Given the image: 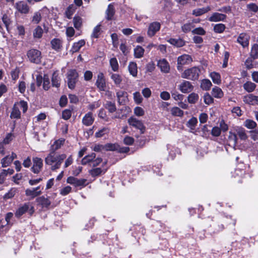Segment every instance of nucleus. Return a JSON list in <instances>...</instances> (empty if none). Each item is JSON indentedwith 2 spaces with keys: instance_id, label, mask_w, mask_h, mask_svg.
Instances as JSON below:
<instances>
[{
  "instance_id": "obj_12",
  "label": "nucleus",
  "mask_w": 258,
  "mask_h": 258,
  "mask_svg": "<svg viewBox=\"0 0 258 258\" xmlns=\"http://www.w3.org/2000/svg\"><path fill=\"white\" fill-rule=\"evenodd\" d=\"M68 183L74 185L75 186H85L86 185L87 180L85 179H78L73 176H70L67 178Z\"/></svg>"
},
{
  "instance_id": "obj_17",
  "label": "nucleus",
  "mask_w": 258,
  "mask_h": 258,
  "mask_svg": "<svg viewBox=\"0 0 258 258\" xmlns=\"http://www.w3.org/2000/svg\"><path fill=\"white\" fill-rule=\"evenodd\" d=\"M249 40V36L246 33H242L237 37V42L243 47H246L248 46Z\"/></svg>"
},
{
  "instance_id": "obj_4",
  "label": "nucleus",
  "mask_w": 258,
  "mask_h": 258,
  "mask_svg": "<svg viewBox=\"0 0 258 258\" xmlns=\"http://www.w3.org/2000/svg\"><path fill=\"white\" fill-rule=\"evenodd\" d=\"M79 75L75 70H70L67 73L68 87L71 89L75 88Z\"/></svg>"
},
{
  "instance_id": "obj_40",
  "label": "nucleus",
  "mask_w": 258,
  "mask_h": 258,
  "mask_svg": "<svg viewBox=\"0 0 258 258\" xmlns=\"http://www.w3.org/2000/svg\"><path fill=\"white\" fill-rule=\"evenodd\" d=\"M76 10V8L74 6V5H70L67 9L65 15L66 17L68 19H71L72 18V15L75 13Z\"/></svg>"
},
{
  "instance_id": "obj_56",
  "label": "nucleus",
  "mask_w": 258,
  "mask_h": 258,
  "mask_svg": "<svg viewBox=\"0 0 258 258\" xmlns=\"http://www.w3.org/2000/svg\"><path fill=\"white\" fill-rule=\"evenodd\" d=\"M14 135L12 133L8 134L4 140L2 141L5 145L9 144L13 139Z\"/></svg>"
},
{
  "instance_id": "obj_64",
  "label": "nucleus",
  "mask_w": 258,
  "mask_h": 258,
  "mask_svg": "<svg viewBox=\"0 0 258 258\" xmlns=\"http://www.w3.org/2000/svg\"><path fill=\"white\" fill-rule=\"evenodd\" d=\"M161 167V164L160 163H157V164L155 165L153 167V170L154 173H156L157 175L161 176L163 175L162 173L159 170V169Z\"/></svg>"
},
{
  "instance_id": "obj_51",
  "label": "nucleus",
  "mask_w": 258,
  "mask_h": 258,
  "mask_svg": "<svg viewBox=\"0 0 258 258\" xmlns=\"http://www.w3.org/2000/svg\"><path fill=\"white\" fill-rule=\"evenodd\" d=\"M110 65L112 68V70L115 72L118 69V63L116 58L113 57L110 59Z\"/></svg>"
},
{
  "instance_id": "obj_52",
  "label": "nucleus",
  "mask_w": 258,
  "mask_h": 258,
  "mask_svg": "<svg viewBox=\"0 0 258 258\" xmlns=\"http://www.w3.org/2000/svg\"><path fill=\"white\" fill-rule=\"evenodd\" d=\"M225 26L223 24H217L214 27V30L215 32L221 33H222L225 29Z\"/></svg>"
},
{
  "instance_id": "obj_41",
  "label": "nucleus",
  "mask_w": 258,
  "mask_h": 258,
  "mask_svg": "<svg viewBox=\"0 0 258 258\" xmlns=\"http://www.w3.org/2000/svg\"><path fill=\"white\" fill-rule=\"evenodd\" d=\"M17 189L16 188H11L3 197L4 200H7L12 199L16 195Z\"/></svg>"
},
{
  "instance_id": "obj_27",
  "label": "nucleus",
  "mask_w": 258,
  "mask_h": 258,
  "mask_svg": "<svg viewBox=\"0 0 258 258\" xmlns=\"http://www.w3.org/2000/svg\"><path fill=\"white\" fill-rule=\"evenodd\" d=\"M229 145L235 147L237 144V137L236 133L230 132L228 137Z\"/></svg>"
},
{
  "instance_id": "obj_58",
  "label": "nucleus",
  "mask_w": 258,
  "mask_h": 258,
  "mask_svg": "<svg viewBox=\"0 0 258 258\" xmlns=\"http://www.w3.org/2000/svg\"><path fill=\"white\" fill-rule=\"evenodd\" d=\"M204 101L206 104L209 105L213 102V98L209 93H207L204 96Z\"/></svg>"
},
{
  "instance_id": "obj_62",
  "label": "nucleus",
  "mask_w": 258,
  "mask_h": 258,
  "mask_svg": "<svg viewBox=\"0 0 258 258\" xmlns=\"http://www.w3.org/2000/svg\"><path fill=\"white\" fill-rule=\"evenodd\" d=\"M41 19V15L40 12H36L33 17L32 22L35 24L38 23Z\"/></svg>"
},
{
  "instance_id": "obj_5",
  "label": "nucleus",
  "mask_w": 258,
  "mask_h": 258,
  "mask_svg": "<svg viewBox=\"0 0 258 258\" xmlns=\"http://www.w3.org/2000/svg\"><path fill=\"white\" fill-rule=\"evenodd\" d=\"M41 52L37 49H32L27 52V56L29 60L33 63H39L41 61Z\"/></svg>"
},
{
  "instance_id": "obj_31",
  "label": "nucleus",
  "mask_w": 258,
  "mask_h": 258,
  "mask_svg": "<svg viewBox=\"0 0 258 258\" xmlns=\"http://www.w3.org/2000/svg\"><path fill=\"white\" fill-rule=\"evenodd\" d=\"M210 77L212 79L214 84L219 85L221 83L220 75L215 72H213L210 73Z\"/></svg>"
},
{
  "instance_id": "obj_48",
  "label": "nucleus",
  "mask_w": 258,
  "mask_h": 258,
  "mask_svg": "<svg viewBox=\"0 0 258 258\" xmlns=\"http://www.w3.org/2000/svg\"><path fill=\"white\" fill-rule=\"evenodd\" d=\"M42 162H34L33 166L31 167L32 171L34 173H38L42 167Z\"/></svg>"
},
{
  "instance_id": "obj_13",
  "label": "nucleus",
  "mask_w": 258,
  "mask_h": 258,
  "mask_svg": "<svg viewBox=\"0 0 258 258\" xmlns=\"http://www.w3.org/2000/svg\"><path fill=\"white\" fill-rule=\"evenodd\" d=\"M157 66L160 69L162 73L167 74L170 71V65L165 58L159 59L157 62Z\"/></svg>"
},
{
  "instance_id": "obj_47",
  "label": "nucleus",
  "mask_w": 258,
  "mask_h": 258,
  "mask_svg": "<svg viewBox=\"0 0 258 258\" xmlns=\"http://www.w3.org/2000/svg\"><path fill=\"white\" fill-rule=\"evenodd\" d=\"M171 114L174 116H182L183 115V111L181 110L179 107H174L171 110Z\"/></svg>"
},
{
  "instance_id": "obj_26",
  "label": "nucleus",
  "mask_w": 258,
  "mask_h": 258,
  "mask_svg": "<svg viewBox=\"0 0 258 258\" xmlns=\"http://www.w3.org/2000/svg\"><path fill=\"white\" fill-rule=\"evenodd\" d=\"M211 10L210 7L208 6L205 8H197L192 11V14L196 16H200L207 13Z\"/></svg>"
},
{
  "instance_id": "obj_35",
  "label": "nucleus",
  "mask_w": 258,
  "mask_h": 258,
  "mask_svg": "<svg viewBox=\"0 0 258 258\" xmlns=\"http://www.w3.org/2000/svg\"><path fill=\"white\" fill-rule=\"evenodd\" d=\"M212 86V84L209 79H204L201 83V88L206 91L209 90Z\"/></svg>"
},
{
  "instance_id": "obj_38",
  "label": "nucleus",
  "mask_w": 258,
  "mask_h": 258,
  "mask_svg": "<svg viewBox=\"0 0 258 258\" xmlns=\"http://www.w3.org/2000/svg\"><path fill=\"white\" fill-rule=\"evenodd\" d=\"M250 56L253 59H258V44H254L252 46Z\"/></svg>"
},
{
  "instance_id": "obj_43",
  "label": "nucleus",
  "mask_w": 258,
  "mask_h": 258,
  "mask_svg": "<svg viewBox=\"0 0 258 258\" xmlns=\"http://www.w3.org/2000/svg\"><path fill=\"white\" fill-rule=\"evenodd\" d=\"M52 84L53 86L58 87L60 85V80L58 76V74L56 72H54L52 74Z\"/></svg>"
},
{
  "instance_id": "obj_25",
  "label": "nucleus",
  "mask_w": 258,
  "mask_h": 258,
  "mask_svg": "<svg viewBox=\"0 0 258 258\" xmlns=\"http://www.w3.org/2000/svg\"><path fill=\"white\" fill-rule=\"evenodd\" d=\"M171 44L177 47H180L185 45V41L181 38L174 39L170 38L167 40Z\"/></svg>"
},
{
  "instance_id": "obj_23",
  "label": "nucleus",
  "mask_w": 258,
  "mask_h": 258,
  "mask_svg": "<svg viewBox=\"0 0 258 258\" xmlns=\"http://www.w3.org/2000/svg\"><path fill=\"white\" fill-rule=\"evenodd\" d=\"M16 8L19 12L23 14H27L29 12V8L27 4L20 2L16 4Z\"/></svg>"
},
{
  "instance_id": "obj_9",
  "label": "nucleus",
  "mask_w": 258,
  "mask_h": 258,
  "mask_svg": "<svg viewBox=\"0 0 258 258\" xmlns=\"http://www.w3.org/2000/svg\"><path fill=\"white\" fill-rule=\"evenodd\" d=\"M127 122L131 126L139 130L141 134L144 133L145 126L141 120H139L134 117H131L128 119Z\"/></svg>"
},
{
  "instance_id": "obj_61",
  "label": "nucleus",
  "mask_w": 258,
  "mask_h": 258,
  "mask_svg": "<svg viewBox=\"0 0 258 258\" xmlns=\"http://www.w3.org/2000/svg\"><path fill=\"white\" fill-rule=\"evenodd\" d=\"M63 144V141L61 140H57L54 142V143L51 146V149L52 150H56L60 148L62 144Z\"/></svg>"
},
{
  "instance_id": "obj_57",
  "label": "nucleus",
  "mask_w": 258,
  "mask_h": 258,
  "mask_svg": "<svg viewBox=\"0 0 258 258\" xmlns=\"http://www.w3.org/2000/svg\"><path fill=\"white\" fill-rule=\"evenodd\" d=\"M133 96H134V99L135 100V102L137 104H140L142 102L143 98H142V97L141 95L140 92H135L133 94Z\"/></svg>"
},
{
  "instance_id": "obj_1",
  "label": "nucleus",
  "mask_w": 258,
  "mask_h": 258,
  "mask_svg": "<svg viewBox=\"0 0 258 258\" xmlns=\"http://www.w3.org/2000/svg\"><path fill=\"white\" fill-rule=\"evenodd\" d=\"M20 109H22L24 113L26 112L28 109L27 103L23 100L15 103L12 109L10 117L12 119L20 118Z\"/></svg>"
},
{
  "instance_id": "obj_8",
  "label": "nucleus",
  "mask_w": 258,
  "mask_h": 258,
  "mask_svg": "<svg viewBox=\"0 0 258 258\" xmlns=\"http://www.w3.org/2000/svg\"><path fill=\"white\" fill-rule=\"evenodd\" d=\"M42 189H43V188H41L40 186H38L36 187L27 188L25 190V195L29 200H32L42 194Z\"/></svg>"
},
{
  "instance_id": "obj_20",
  "label": "nucleus",
  "mask_w": 258,
  "mask_h": 258,
  "mask_svg": "<svg viewBox=\"0 0 258 258\" xmlns=\"http://www.w3.org/2000/svg\"><path fill=\"white\" fill-rule=\"evenodd\" d=\"M51 45L53 49L60 51L62 47V41L59 38H54L51 41Z\"/></svg>"
},
{
  "instance_id": "obj_32",
  "label": "nucleus",
  "mask_w": 258,
  "mask_h": 258,
  "mask_svg": "<svg viewBox=\"0 0 258 258\" xmlns=\"http://www.w3.org/2000/svg\"><path fill=\"white\" fill-rule=\"evenodd\" d=\"M256 88V85L251 82H246L243 84V88L247 92H253Z\"/></svg>"
},
{
  "instance_id": "obj_6",
  "label": "nucleus",
  "mask_w": 258,
  "mask_h": 258,
  "mask_svg": "<svg viewBox=\"0 0 258 258\" xmlns=\"http://www.w3.org/2000/svg\"><path fill=\"white\" fill-rule=\"evenodd\" d=\"M177 61V69L180 71L182 69L183 66L191 63L192 61V58L190 55L184 54L178 57Z\"/></svg>"
},
{
  "instance_id": "obj_50",
  "label": "nucleus",
  "mask_w": 258,
  "mask_h": 258,
  "mask_svg": "<svg viewBox=\"0 0 258 258\" xmlns=\"http://www.w3.org/2000/svg\"><path fill=\"white\" fill-rule=\"evenodd\" d=\"M2 21L4 23V24H5V25L7 28V30L9 31V26L11 23V21L9 16H8L7 14H4L2 17Z\"/></svg>"
},
{
  "instance_id": "obj_7",
  "label": "nucleus",
  "mask_w": 258,
  "mask_h": 258,
  "mask_svg": "<svg viewBox=\"0 0 258 258\" xmlns=\"http://www.w3.org/2000/svg\"><path fill=\"white\" fill-rule=\"evenodd\" d=\"M129 150L128 147H120L117 144L108 143L104 145V151H117L119 153H127Z\"/></svg>"
},
{
  "instance_id": "obj_63",
  "label": "nucleus",
  "mask_w": 258,
  "mask_h": 258,
  "mask_svg": "<svg viewBox=\"0 0 258 258\" xmlns=\"http://www.w3.org/2000/svg\"><path fill=\"white\" fill-rule=\"evenodd\" d=\"M144 110L140 107H136L134 109V113L138 116H141L144 114Z\"/></svg>"
},
{
  "instance_id": "obj_49",
  "label": "nucleus",
  "mask_w": 258,
  "mask_h": 258,
  "mask_svg": "<svg viewBox=\"0 0 258 258\" xmlns=\"http://www.w3.org/2000/svg\"><path fill=\"white\" fill-rule=\"evenodd\" d=\"M105 107L111 113L114 112L116 109L115 103L110 101L106 103Z\"/></svg>"
},
{
  "instance_id": "obj_34",
  "label": "nucleus",
  "mask_w": 258,
  "mask_h": 258,
  "mask_svg": "<svg viewBox=\"0 0 258 258\" xmlns=\"http://www.w3.org/2000/svg\"><path fill=\"white\" fill-rule=\"evenodd\" d=\"M110 78L117 86H119L122 80L121 76L118 74L111 73Z\"/></svg>"
},
{
  "instance_id": "obj_11",
  "label": "nucleus",
  "mask_w": 258,
  "mask_h": 258,
  "mask_svg": "<svg viewBox=\"0 0 258 258\" xmlns=\"http://www.w3.org/2000/svg\"><path fill=\"white\" fill-rule=\"evenodd\" d=\"M194 86L187 81L183 80L178 86V89L183 93H188L192 91Z\"/></svg>"
},
{
  "instance_id": "obj_18",
  "label": "nucleus",
  "mask_w": 258,
  "mask_h": 258,
  "mask_svg": "<svg viewBox=\"0 0 258 258\" xmlns=\"http://www.w3.org/2000/svg\"><path fill=\"white\" fill-rule=\"evenodd\" d=\"M106 162H103L102 168L100 167L94 168L89 171L90 174L92 176H97L99 174L105 173L106 171L107 167L106 166Z\"/></svg>"
},
{
  "instance_id": "obj_14",
  "label": "nucleus",
  "mask_w": 258,
  "mask_h": 258,
  "mask_svg": "<svg viewBox=\"0 0 258 258\" xmlns=\"http://www.w3.org/2000/svg\"><path fill=\"white\" fill-rule=\"evenodd\" d=\"M161 25L160 23L154 22L150 24L147 32L148 35L152 37L155 35L160 29Z\"/></svg>"
},
{
  "instance_id": "obj_19",
  "label": "nucleus",
  "mask_w": 258,
  "mask_h": 258,
  "mask_svg": "<svg viewBox=\"0 0 258 258\" xmlns=\"http://www.w3.org/2000/svg\"><path fill=\"white\" fill-rule=\"evenodd\" d=\"M227 16L225 14L215 12L213 13L211 16L208 18V20L210 22H219L224 21Z\"/></svg>"
},
{
  "instance_id": "obj_24",
  "label": "nucleus",
  "mask_w": 258,
  "mask_h": 258,
  "mask_svg": "<svg viewBox=\"0 0 258 258\" xmlns=\"http://www.w3.org/2000/svg\"><path fill=\"white\" fill-rule=\"evenodd\" d=\"M243 162H238L237 164V168L235 169L234 172L233 174V176L236 178L237 176L242 177L245 172V171L241 169L243 167Z\"/></svg>"
},
{
  "instance_id": "obj_37",
  "label": "nucleus",
  "mask_w": 258,
  "mask_h": 258,
  "mask_svg": "<svg viewBox=\"0 0 258 258\" xmlns=\"http://www.w3.org/2000/svg\"><path fill=\"white\" fill-rule=\"evenodd\" d=\"M144 49L140 46H137L134 49V55L136 58H140L143 57L144 53Z\"/></svg>"
},
{
  "instance_id": "obj_59",
  "label": "nucleus",
  "mask_w": 258,
  "mask_h": 258,
  "mask_svg": "<svg viewBox=\"0 0 258 258\" xmlns=\"http://www.w3.org/2000/svg\"><path fill=\"white\" fill-rule=\"evenodd\" d=\"M221 133V131L219 126H214L211 130V135L214 137H219Z\"/></svg>"
},
{
  "instance_id": "obj_36",
  "label": "nucleus",
  "mask_w": 258,
  "mask_h": 258,
  "mask_svg": "<svg viewBox=\"0 0 258 258\" xmlns=\"http://www.w3.org/2000/svg\"><path fill=\"white\" fill-rule=\"evenodd\" d=\"M236 135H238L239 138L242 140H245L247 138L245 130L242 127H238L236 128Z\"/></svg>"
},
{
  "instance_id": "obj_2",
  "label": "nucleus",
  "mask_w": 258,
  "mask_h": 258,
  "mask_svg": "<svg viewBox=\"0 0 258 258\" xmlns=\"http://www.w3.org/2000/svg\"><path fill=\"white\" fill-rule=\"evenodd\" d=\"M201 73L200 69L197 67H194L185 70L181 75V78L195 81L198 79Z\"/></svg>"
},
{
  "instance_id": "obj_30",
  "label": "nucleus",
  "mask_w": 258,
  "mask_h": 258,
  "mask_svg": "<svg viewBox=\"0 0 258 258\" xmlns=\"http://www.w3.org/2000/svg\"><path fill=\"white\" fill-rule=\"evenodd\" d=\"M85 44V41L83 39L79 40L77 42L74 43L71 48V51H72L73 53L79 51L80 48Z\"/></svg>"
},
{
  "instance_id": "obj_29",
  "label": "nucleus",
  "mask_w": 258,
  "mask_h": 258,
  "mask_svg": "<svg viewBox=\"0 0 258 258\" xmlns=\"http://www.w3.org/2000/svg\"><path fill=\"white\" fill-rule=\"evenodd\" d=\"M211 93L212 96L216 98H221L224 95L222 89L217 86H215L212 89Z\"/></svg>"
},
{
  "instance_id": "obj_22",
  "label": "nucleus",
  "mask_w": 258,
  "mask_h": 258,
  "mask_svg": "<svg viewBox=\"0 0 258 258\" xmlns=\"http://www.w3.org/2000/svg\"><path fill=\"white\" fill-rule=\"evenodd\" d=\"M94 120V118L93 117L92 113L89 112L83 117L82 122L86 126H90L93 123Z\"/></svg>"
},
{
  "instance_id": "obj_46",
  "label": "nucleus",
  "mask_w": 258,
  "mask_h": 258,
  "mask_svg": "<svg viewBox=\"0 0 258 258\" xmlns=\"http://www.w3.org/2000/svg\"><path fill=\"white\" fill-rule=\"evenodd\" d=\"M244 125L248 129H253L256 126V123L251 119H246L244 122Z\"/></svg>"
},
{
  "instance_id": "obj_55",
  "label": "nucleus",
  "mask_w": 258,
  "mask_h": 258,
  "mask_svg": "<svg viewBox=\"0 0 258 258\" xmlns=\"http://www.w3.org/2000/svg\"><path fill=\"white\" fill-rule=\"evenodd\" d=\"M193 28V25L191 23H185L181 26V30L184 33L190 32Z\"/></svg>"
},
{
  "instance_id": "obj_10",
  "label": "nucleus",
  "mask_w": 258,
  "mask_h": 258,
  "mask_svg": "<svg viewBox=\"0 0 258 258\" xmlns=\"http://www.w3.org/2000/svg\"><path fill=\"white\" fill-rule=\"evenodd\" d=\"M67 156L65 154H59L52 151L46 157L45 161H61L65 160Z\"/></svg>"
},
{
  "instance_id": "obj_3",
  "label": "nucleus",
  "mask_w": 258,
  "mask_h": 258,
  "mask_svg": "<svg viewBox=\"0 0 258 258\" xmlns=\"http://www.w3.org/2000/svg\"><path fill=\"white\" fill-rule=\"evenodd\" d=\"M27 212L30 215H32L34 212V207L29 203H25L20 206L16 210L15 215L17 218H20Z\"/></svg>"
},
{
  "instance_id": "obj_42",
  "label": "nucleus",
  "mask_w": 258,
  "mask_h": 258,
  "mask_svg": "<svg viewBox=\"0 0 258 258\" xmlns=\"http://www.w3.org/2000/svg\"><path fill=\"white\" fill-rule=\"evenodd\" d=\"M199 95L196 93L190 94L187 97L188 102L190 104L196 103L199 99Z\"/></svg>"
},
{
  "instance_id": "obj_44",
  "label": "nucleus",
  "mask_w": 258,
  "mask_h": 258,
  "mask_svg": "<svg viewBox=\"0 0 258 258\" xmlns=\"http://www.w3.org/2000/svg\"><path fill=\"white\" fill-rule=\"evenodd\" d=\"M74 26L77 29H79L82 25V19L79 16H75L73 19Z\"/></svg>"
},
{
  "instance_id": "obj_45",
  "label": "nucleus",
  "mask_w": 258,
  "mask_h": 258,
  "mask_svg": "<svg viewBox=\"0 0 258 258\" xmlns=\"http://www.w3.org/2000/svg\"><path fill=\"white\" fill-rule=\"evenodd\" d=\"M254 96L252 94H248L244 96L243 100L247 104L254 105Z\"/></svg>"
},
{
  "instance_id": "obj_33",
  "label": "nucleus",
  "mask_w": 258,
  "mask_h": 258,
  "mask_svg": "<svg viewBox=\"0 0 258 258\" xmlns=\"http://www.w3.org/2000/svg\"><path fill=\"white\" fill-rule=\"evenodd\" d=\"M115 13V10L112 5L109 4L106 11V18L107 20H111Z\"/></svg>"
},
{
  "instance_id": "obj_28",
  "label": "nucleus",
  "mask_w": 258,
  "mask_h": 258,
  "mask_svg": "<svg viewBox=\"0 0 258 258\" xmlns=\"http://www.w3.org/2000/svg\"><path fill=\"white\" fill-rule=\"evenodd\" d=\"M128 70L130 74L135 77L137 76L138 68L137 63L135 62H130L128 66Z\"/></svg>"
},
{
  "instance_id": "obj_21",
  "label": "nucleus",
  "mask_w": 258,
  "mask_h": 258,
  "mask_svg": "<svg viewBox=\"0 0 258 258\" xmlns=\"http://www.w3.org/2000/svg\"><path fill=\"white\" fill-rule=\"evenodd\" d=\"M38 204L41 205L42 208H48L50 206L51 202L47 198L41 196L37 198L36 200Z\"/></svg>"
},
{
  "instance_id": "obj_16",
  "label": "nucleus",
  "mask_w": 258,
  "mask_h": 258,
  "mask_svg": "<svg viewBox=\"0 0 258 258\" xmlns=\"http://www.w3.org/2000/svg\"><path fill=\"white\" fill-rule=\"evenodd\" d=\"M96 85L100 91H104L106 88L105 79L102 73H99L97 76Z\"/></svg>"
},
{
  "instance_id": "obj_39",
  "label": "nucleus",
  "mask_w": 258,
  "mask_h": 258,
  "mask_svg": "<svg viewBox=\"0 0 258 258\" xmlns=\"http://www.w3.org/2000/svg\"><path fill=\"white\" fill-rule=\"evenodd\" d=\"M198 120L196 117H192L186 123V126L191 130H195L197 125Z\"/></svg>"
},
{
  "instance_id": "obj_53",
  "label": "nucleus",
  "mask_w": 258,
  "mask_h": 258,
  "mask_svg": "<svg viewBox=\"0 0 258 258\" xmlns=\"http://www.w3.org/2000/svg\"><path fill=\"white\" fill-rule=\"evenodd\" d=\"M109 129L107 127H103L101 130H99L98 132L95 133V137L96 138H99L103 137L104 135L107 134L109 133Z\"/></svg>"
},
{
  "instance_id": "obj_15",
  "label": "nucleus",
  "mask_w": 258,
  "mask_h": 258,
  "mask_svg": "<svg viewBox=\"0 0 258 258\" xmlns=\"http://www.w3.org/2000/svg\"><path fill=\"white\" fill-rule=\"evenodd\" d=\"M116 95L118 103L120 105L125 104L127 100V93L126 92L120 90H116Z\"/></svg>"
},
{
  "instance_id": "obj_60",
  "label": "nucleus",
  "mask_w": 258,
  "mask_h": 258,
  "mask_svg": "<svg viewBox=\"0 0 258 258\" xmlns=\"http://www.w3.org/2000/svg\"><path fill=\"white\" fill-rule=\"evenodd\" d=\"M192 33L194 34H198L201 35H204L206 33V31L202 27H198L195 28L193 30H192Z\"/></svg>"
},
{
  "instance_id": "obj_54",
  "label": "nucleus",
  "mask_w": 258,
  "mask_h": 258,
  "mask_svg": "<svg viewBox=\"0 0 258 258\" xmlns=\"http://www.w3.org/2000/svg\"><path fill=\"white\" fill-rule=\"evenodd\" d=\"M43 34V30L40 26H37L34 30L33 36L35 38H40Z\"/></svg>"
}]
</instances>
